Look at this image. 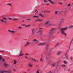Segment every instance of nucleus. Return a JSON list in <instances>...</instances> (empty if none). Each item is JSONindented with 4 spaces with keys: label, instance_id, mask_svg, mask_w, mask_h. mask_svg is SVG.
Segmentation results:
<instances>
[{
    "label": "nucleus",
    "instance_id": "f257e3e1",
    "mask_svg": "<svg viewBox=\"0 0 73 73\" xmlns=\"http://www.w3.org/2000/svg\"><path fill=\"white\" fill-rule=\"evenodd\" d=\"M67 29V27H65L64 28H62L61 29V34L62 35L64 36H66V34L65 33V31Z\"/></svg>",
    "mask_w": 73,
    "mask_h": 73
},
{
    "label": "nucleus",
    "instance_id": "f03ea898",
    "mask_svg": "<svg viewBox=\"0 0 73 73\" xmlns=\"http://www.w3.org/2000/svg\"><path fill=\"white\" fill-rule=\"evenodd\" d=\"M44 25L46 27H49L51 25V24L50 23V21L49 20H47L46 21Z\"/></svg>",
    "mask_w": 73,
    "mask_h": 73
},
{
    "label": "nucleus",
    "instance_id": "7ed1b4c3",
    "mask_svg": "<svg viewBox=\"0 0 73 73\" xmlns=\"http://www.w3.org/2000/svg\"><path fill=\"white\" fill-rule=\"evenodd\" d=\"M4 20H7L8 19L6 18L5 17L3 18V19H1L0 20L1 21L2 23H5V24H6L7 23V21Z\"/></svg>",
    "mask_w": 73,
    "mask_h": 73
},
{
    "label": "nucleus",
    "instance_id": "20e7f679",
    "mask_svg": "<svg viewBox=\"0 0 73 73\" xmlns=\"http://www.w3.org/2000/svg\"><path fill=\"white\" fill-rule=\"evenodd\" d=\"M12 72V71L11 70H8L5 71H3V70H2L0 72V73H4V72H7V73H11V72Z\"/></svg>",
    "mask_w": 73,
    "mask_h": 73
},
{
    "label": "nucleus",
    "instance_id": "39448f33",
    "mask_svg": "<svg viewBox=\"0 0 73 73\" xmlns=\"http://www.w3.org/2000/svg\"><path fill=\"white\" fill-rule=\"evenodd\" d=\"M8 32H10V33H11L14 34L15 33V31L13 30H8Z\"/></svg>",
    "mask_w": 73,
    "mask_h": 73
},
{
    "label": "nucleus",
    "instance_id": "423d86ee",
    "mask_svg": "<svg viewBox=\"0 0 73 73\" xmlns=\"http://www.w3.org/2000/svg\"><path fill=\"white\" fill-rule=\"evenodd\" d=\"M48 1H49L50 3L52 4H54V2L52 1L51 0H47Z\"/></svg>",
    "mask_w": 73,
    "mask_h": 73
},
{
    "label": "nucleus",
    "instance_id": "0eeeda50",
    "mask_svg": "<svg viewBox=\"0 0 73 73\" xmlns=\"http://www.w3.org/2000/svg\"><path fill=\"white\" fill-rule=\"evenodd\" d=\"M33 41L34 43H37V42H38V41L36 39L33 40Z\"/></svg>",
    "mask_w": 73,
    "mask_h": 73
},
{
    "label": "nucleus",
    "instance_id": "6e6552de",
    "mask_svg": "<svg viewBox=\"0 0 73 73\" xmlns=\"http://www.w3.org/2000/svg\"><path fill=\"white\" fill-rule=\"evenodd\" d=\"M36 31V29H33L32 30V35H33L34 34H33V33H35V31Z\"/></svg>",
    "mask_w": 73,
    "mask_h": 73
},
{
    "label": "nucleus",
    "instance_id": "1a4fd4ad",
    "mask_svg": "<svg viewBox=\"0 0 73 73\" xmlns=\"http://www.w3.org/2000/svg\"><path fill=\"white\" fill-rule=\"evenodd\" d=\"M46 44V43L45 42H42L39 43V45H45Z\"/></svg>",
    "mask_w": 73,
    "mask_h": 73
},
{
    "label": "nucleus",
    "instance_id": "9d476101",
    "mask_svg": "<svg viewBox=\"0 0 73 73\" xmlns=\"http://www.w3.org/2000/svg\"><path fill=\"white\" fill-rule=\"evenodd\" d=\"M4 65L5 67H8L9 66V65L7 64V63H5L4 64Z\"/></svg>",
    "mask_w": 73,
    "mask_h": 73
},
{
    "label": "nucleus",
    "instance_id": "9b49d317",
    "mask_svg": "<svg viewBox=\"0 0 73 73\" xmlns=\"http://www.w3.org/2000/svg\"><path fill=\"white\" fill-rule=\"evenodd\" d=\"M37 33H39L40 36H42V31H38L37 32Z\"/></svg>",
    "mask_w": 73,
    "mask_h": 73
},
{
    "label": "nucleus",
    "instance_id": "f8f14e48",
    "mask_svg": "<svg viewBox=\"0 0 73 73\" xmlns=\"http://www.w3.org/2000/svg\"><path fill=\"white\" fill-rule=\"evenodd\" d=\"M56 30V29L55 28H52L51 29V31L53 32H54Z\"/></svg>",
    "mask_w": 73,
    "mask_h": 73
},
{
    "label": "nucleus",
    "instance_id": "ddd939ff",
    "mask_svg": "<svg viewBox=\"0 0 73 73\" xmlns=\"http://www.w3.org/2000/svg\"><path fill=\"white\" fill-rule=\"evenodd\" d=\"M29 44H30L29 42H27L25 45V46H27V45H29Z\"/></svg>",
    "mask_w": 73,
    "mask_h": 73
},
{
    "label": "nucleus",
    "instance_id": "4468645a",
    "mask_svg": "<svg viewBox=\"0 0 73 73\" xmlns=\"http://www.w3.org/2000/svg\"><path fill=\"white\" fill-rule=\"evenodd\" d=\"M35 21L36 22H37V21H42V20H40V19H37V20H35Z\"/></svg>",
    "mask_w": 73,
    "mask_h": 73
},
{
    "label": "nucleus",
    "instance_id": "2eb2a0df",
    "mask_svg": "<svg viewBox=\"0 0 73 73\" xmlns=\"http://www.w3.org/2000/svg\"><path fill=\"white\" fill-rule=\"evenodd\" d=\"M0 60H2V61H4V59L2 58L1 56H0Z\"/></svg>",
    "mask_w": 73,
    "mask_h": 73
},
{
    "label": "nucleus",
    "instance_id": "dca6fc26",
    "mask_svg": "<svg viewBox=\"0 0 73 73\" xmlns=\"http://www.w3.org/2000/svg\"><path fill=\"white\" fill-rule=\"evenodd\" d=\"M30 59H31L32 60V61H36V58H31Z\"/></svg>",
    "mask_w": 73,
    "mask_h": 73
},
{
    "label": "nucleus",
    "instance_id": "f3484780",
    "mask_svg": "<svg viewBox=\"0 0 73 73\" xmlns=\"http://www.w3.org/2000/svg\"><path fill=\"white\" fill-rule=\"evenodd\" d=\"M53 33H54V32L52 31L51 30L49 34H50V35H52V34H53Z\"/></svg>",
    "mask_w": 73,
    "mask_h": 73
},
{
    "label": "nucleus",
    "instance_id": "a211bd4d",
    "mask_svg": "<svg viewBox=\"0 0 73 73\" xmlns=\"http://www.w3.org/2000/svg\"><path fill=\"white\" fill-rule=\"evenodd\" d=\"M39 16H41V17H44L43 14L41 13L39 14Z\"/></svg>",
    "mask_w": 73,
    "mask_h": 73
},
{
    "label": "nucleus",
    "instance_id": "6ab92c4d",
    "mask_svg": "<svg viewBox=\"0 0 73 73\" xmlns=\"http://www.w3.org/2000/svg\"><path fill=\"white\" fill-rule=\"evenodd\" d=\"M28 66L30 67V68H32V65L31 63H29L28 64Z\"/></svg>",
    "mask_w": 73,
    "mask_h": 73
},
{
    "label": "nucleus",
    "instance_id": "aec40b11",
    "mask_svg": "<svg viewBox=\"0 0 73 73\" xmlns=\"http://www.w3.org/2000/svg\"><path fill=\"white\" fill-rule=\"evenodd\" d=\"M43 59V57H42L41 58H40V62H43V60H42Z\"/></svg>",
    "mask_w": 73,
    "mask_h": 73
},
{
    "label": "nucleus",
    "instance_id": "412c9836",
    "mask_svg": "<svg viewBox=\"0 0 73 73\" xmlns=\"http://www.w3.org/2000/svg\"><path fill=\"white\" fill-rule=\"evenodd\" d=\"M56 65V63H53L52 64V66H54Z\"/></svg>",
    "mask_w": 73,
    "mask_h": 73
},
{
    "label": "nucleus",
    "instance_id": "4be33fe9",
    "mask_svg": "<svg viewBox=\"0 0 73 73\" xmlns=\"http://www.w3.org/2000/svg\"><path fill=\"white\" fill-rule=\"evenodd\" d=\"M58 11H56L54 12V13L55 15H57L58 14Z\"/></svg>",
    "mask_w": 73,
    "mask_h": 73
},
{
    "label": "nucleus",
    "instance_id": "5701e85b",
    "mask_svg": "<svg viewBox=\"0 0 73 73\" xmlns=\"http://www.w3.org/2000/svg\"><path fill=\"white\" fill-rule=\"evenodd\" d=\"M42 1H43L44 3H47V1H46V0H42Z\"/></svg>",
    "mask_w": 73,
    "mask_h": 73
},
{
    "label": "nucleus",
    "instance_id": "b1692460",
    "mask_svg": "<svg viewBox=\"0 0 73 73\" xmlns=\"http://www.w3.org/2000/svg\"><path fill=\"white\" fill-rule=\"evenodd\" d=\"M24 55V53H22L21 54H19V57H20V56H22Z\"/></svg>",
    "mask_w": 73,
    "mask_h": 73
},
{
    "label": "nucleus",
    "instance_id": "393cba45",
    "mask_svg": "<svg viewBox=\"0 0 73 73\" xmlns=\"http://www.w3.org/2000/svg\"><path fill=\"white\" fill-rule=\"evenodd\" d=\"M39 71H40V69H38L36 71V73H39Z\"/></svg>",
    "mask_w": 73,
    "mask_h": 73
},
{
    "label": "nucleus",
    "instance_id": "a878e982",
    "mask_svg": "<svg viewBox=\"0 0 73 73\" xmlns=\"http://www.w3.org/2000/svg\"><path fill=\"white\" fill-rule=\"evenodd\" d=\"M14 64H16V60H14Z\"/></svg>",
    "mask_w": 73,
    "mask_h": 73
},
{
    "label": "nucleus",
    "instance_id": "bb28decb",
    "mask_svg": "<svg viewBox=\"0 0 73 73\" xmlns=\"http://www.w3.org/2000/svg\"><path fill=\"white\" fill-rule=\"evenodd\" d=\"M33 17H35L36 18H38V17H39L37 16H33Z\"/></svg>",
    "mask_w": 73,
    "mask_h": 73
},
{
    "label": "nucleus",
    "instance_id": "cd10ccee",
    "mask_svg": "<svg viewBox=\"0 0 73 73\" xmlns=\"http://www.w3.org/2000/svg\"><path fill=\"white\" fill-rule=\"evenodd\" d=\"M7 5H9V6H10V7L11 6V3H9L7 4Z\"/></svg>",
    "mask_w": 73,
    "mask_h": 73
},
{
    "label": "nucleus",
    "instance_id": "c85d7f7f",
    "mask_svg": "<svg viewBox=\"0 0 73 73\" xmlns=\"http://www.w3.org/2000/svg\"><path fill=\"white\" fill-rule=\"evenodd\" d=\"M8 19H9V20H13V19H12V18H11V17H8Z\"/></svg>",
    "mask_w": 73,
    "mask_h": 73
},
{
    "label": "nucleus",
    "instance_id": "c756f323",
    "mask_svg": "<svg viewBox=\"0 0 73 73\" xmlns=\"http://www.w3.org/2000/svg\"><path fill=\"white\" fill-rule=\"evenodd\" d=\"M64 63L65 64H68V62H66L65 61L64 62Z\"/></svg>",
    "mask_w": 73,
    "mask_h": 73
},
{
    "label": "nucleus",
    "instance_id": "7c9ffc66",
    "mask_svg": "<svg viewBox=\"0 0 73 73\" xmlns=\"http://www.w3.org/2000/svg\"><path fill=\"white\" fill-rule=\"evenodd\" d=\"M18 20V19H16L15 18H14L13 19V20H14V21H16V20Z\"/></svg>",
    "mask_w": 73,
    "mask_h": 73
},
{
    "label": "nucleus",
    "instance_id": "2f4dec72",
    "mask_svg": "<svg viewBox=\"0 0 73 73\" xmlns=\"http://www.w3.org/2000/svg\"><path fill=\"white\" fill-rule=\"evenodd\" d=\"M60 54H61V52H59L57 53V55H60Z\"/></svg>",
    "mask_w": 73,
    "mask_h": 73
},
{
    "label": "nucleus",
    "instance_id": "473e14b6",
    "mask_svg": "<svg viewBox=\"0 0 73 73\" xmlns=\"http://www.w3.org/2000/svg\"><path fill=\"white\" fill-rule=\"evenodd\" d=\"M73 57H71L70 60H72V62H73Z\"/></svg>",
    "mask_w": 73,
    "mask_h": 73
},
{
    "label": "nucleus",
    "instance_id": "72a5a7b5",
    "mask_svg": "<svg viewBox=\"0 0 73 73\" xmlns=\"http://www.w3.org/2000/svg\"><path fill=\"white\" fill-rule=\"evenodd\" d=\"M46 12H48V13H49L50 12V11H44V13H45Z\"/></svg>",
    "mask_w": 73,
    "mask_h": 73
},
{
    "label": "nucleus",
    "instance_id": "f704fd0d",
    "mask_svg": "<svg viewBox=\"0 0 73 73\" xmlns=\"http://www.w3.org/2000/svg\"><path fill=\"white\" fill-rule=\"evenodd\" d=\"M48 47H49V45L47 44V45L46 46V49H47V48H48Z\"/></svg>",
    "mask_w": 73,
    "mask_h": 73
},
{
    "label": "nucleus",
    "instance_id": "c9c22d12",
    "mask_svg": "<svg viewBox=\"0 0 73 73\" xmlns=\"http://www.w3.org/2000/svg\"><path fill=\"white\" fill-rule=\"evenodd\" d=\"M27 20L29 21H31V19H27Z\"/></svg>",
    "mask_w": 73,
    "mask_h": 73
},
{
    "label": "nucleus",
    "instance_id": "e433bc0d",
    "mask_svg": "<svg viewBox=\"0 0 73 73\" xmlns=\"http://www.w3.org/2000/svg\"><path fill=\"white\" fill-rule=\"evenodd\" d=\"M25 27H30V25H29L28 26H27V25H25Z\"/></svg>",
    "mask_w": 73,
    "mask_h": 73
},
{
    "label": "nucleus",
    "instance_id": "4c0bfd02",
    "mask_svg": "<svg viewBox=\"0 0 73 73\" xmlns=\"http://www.w3.org/2000/svg\"><path fill=\"white\" fill-rule=\"evenodd\" d=\"M72 27H73V26H70L69 28H72Z\"/></svg>",
    "mask_w": 73,
    "mask_h": 73
},
{
    "label": "nucleus",
    "instance_id": "58836bf2",
    "mask_svg": "<svg viewBox=\"0 0 73 73\" xmlns=\"http://www.w3.org/2000/svg\"><path fill=\"white\" fill-rule=\"evenodd\" d=\"M65 65H62V67H65Z\"/></svg>",
    "mask_w": 73,
    "mask_h": 73
},
{
    "label": "nucleus",
    "instance_id": "ea45409f",
    "mask_svg": "<svg viewBox=\"0 0 73 73\" xmlns=\"http://www.w3.org/2000/svg\"><path fill=\"white\" fill-rule=\"evenodd\" d=\"M38 61H38V60H36L35 62H38Z\"/></svg>",
    "mask_w": 73,
    "mask_h": 73
},
{
    "label": "nucleus",
    "instance_id": "a19ab883",
    "mask_svg": "<svg viewBox=\"0 0 73 73\" xmlns=\"http://www.w3.org/2000/svg\"><path fill=\"white\" fill-rule=\"evenodd\" d=\"M46 5H49V4L48 3H46Z\"/></svg>",
    "mask_w": 73,
    "mask_h": 73
},
{
    "label": "nucleus",
    "instance_id": "79ce46f5",
    "mask_svg": "<svg viewBox=\"0 0 73 73\" xmlns=\"http://www.w3.org/2000/svg\"><path fill=\"white\" fill-rule=\"evenodd\" d=\"M59 4H60V5H62V3H59Z\"/></svg>",
    "mask_w": 73,
    "mask_h": 73
},
{
    "label": "nucleus",
    "instance_id": "37998d69",
    "mask_svg": "<svg viewBox=\"0 0 73 73\" xmlns=\"http://www.w3.org/2000/svg\"><path fill=\"white\" fill-rule=\"evenodd\" d=\"M21 53H22V51H20V52L19 53V54H21Z\"/></svg>",
    "mask_w": 73,
    "mask_h": 73
},
{
    "label": "nucleus",
    "instance_id": "c03bdc74",
    "mask_svg": "<svg viewBox=\"0 0 73 73\" xmlns=\"http://www.w3.org/2000/svg\"><path fill=\"white\" fill-rule=\"evenodd\" d=\"M70 4H69L68 5V7H70Z\"/></svg>",
    "mask_w": 73,
    "mask_h": 73
},
{
    "label": "nucleus",
    "instance_id": "a18cd8bd",
    "mask_svg": "<svg viewBox=\"0 0 73 73\" xmlns=\"http://www.w3.org/2000/svg\"><path fill=\"white\" fill-rule=\"evenodd\" d=\"M39 29H42V28H39Z\"/></svg>",
    "mask_w": 73,
    "mask_h": 73
},
{
    "label": "nucleus",
    "instance_id": "49530a36",
    "mask_svg": "<svg viewBox=\"0 0 73 73\" xmlns=\"http://www.w3.org/2000/svg\"><path fill=\"white\" fill-rule=\"evenodd\" d=\"M35 12L36 13H37V10H35Z\"/></svg>",
    "mask_w": 73,
    "mask_h": 73
},
{
    "label": "nucleus",
    "instance_id": "de8ad7c7",
    "mask_svg": "<svg viewBox=\"0 0 73 73\" xmlns=\"http://www.w3.org/2000/svg\"><path fill=\"white\" fill-rule=\"evenodd\" d=\"M13 70H14V72H16V70L15 69H13Z\"/></svg>",
    "mask_w": 73,
    "mask_h": 73
},
{
    "label": "nucleus",
    "instance_id": "09e8293b",
    "mask_svg": "<svg viewBox=\"0 0 73 73\" xmlns=\"http://www.w3.org/2000/svg\"><path fill=\"white\" fill-rule=\"evenodd\" d=\"M19 29H21V27H19Z\"/></svg>",
    "mask_w": 73,
    "mask_h": 73
},
{
    "label": "nucleus",
    "instance_id": "8fccbe9b",
    "mask_svg": "<svg viewBox=\"0 0 73 73\" xmlns=\"http://www.w3.org/2000/svg\"><path fill=\"white\" fill-rule=\"evenodd\" d=\"M25 57L26 58V59H27V58H28V57H27V56H25Z\"/></svg>",
    "mask_w": 73,
    "mask_h": 73
},
{
    "label": "nucleus",
    "instance_id": "3c124183",
    "mask_svg": "<svg viewBox=\"0 0 73 73\" xmlns=\"http://www.w3.org/2000/svg\"><path fill=\"white\" fill-rule=\"evenodd\" d=\"M47 73H52V72H47Z\"/></svg>",
    "mask_w": 73,
    "mask_h": 73
},
{
    "label": "nucleus",
    "instance_id": "603ef678",
    "mask_svg": "<svg viewBox=\"0 0 73 73\" xmlns=\"http://www.w3.org/2000/svg\"><path fill=\"white\" fill-rule=\"evenodd\" d=\"M22 26H24V25H22Z\"/></svg>",
    "mask_w": 73,
    "mask_h": 73
},
{
    "label": "nucleus",
    "instance_id": "864d4df0",
    "mask_svg": "<svg viewBox=\"0 0 73 73\" xmlns=\"http://www.w3.org/2000/svg\"><path fill=\"white\" fill-rule=\"evenodd\" d=\"M25 54L26 55H28L29 54Z\"/></svg>",
    "mask_w": 73,
    "mask_h": 73
},
{
    "label": "nucleus",
    "instance_id": "5fc2aeb1",
    "mask_svg": "<svg viewBox=\"0 0 73 73\" xmlns=\"http://www.w3.org/2000/svg\"><path fill=\"white\" fill-rule=\"evenodd\" d=\"M58 44H59V43H58L57 44H56V45H58Z\"/></svg>",
    "mask_w": 73,
    "mask_h": 73
},
{
    "label": "nucleus",
    "instance_id": "6e6d98bb",
    "mask_svg": "<svg viewBox=\"0 0 73 73\" xmlns=\"http://www.w3.org/2000/svg\"><path fill=\"white\" fill-rule=\"evenodd\" d=\"M66 58H68V57L66 56Z\"/></svg>",
    "mask_w": 73,
    "mask_h": 73
},
{
    "label": "nucleus",
    "instance_id": "4d7b16f0",
    "mask_svg": "<svg viewBox=\"0 0 73 73\" xmlns=\"http://www.w3.org/2000/svg\"><path fill=\"white\" fill-rule=\"evenodd\" d=\"M23 22H24V20H23Z\"/></svg>",
    "mask_w": 73,
    "mask_h": 73
},
{
    "label": "nucleus",
    "instance_id": "13d9d810",
    "mask_svg": "<svg viewBox=\"0 0 73 73\" xmlns=\"http://www.w3.org/2000/svg\"><path fill=\"white\" fill-rule=\"evenodd\" d=\"M1 52H4L3 51H1Z\"/></svg>",
    "mask_w": 73,
    "mask_h": 73
},
{
    "label": "nucleus",
    "instance_id": "bf43d9fd",
    "mask_svg": "<svg viewBox=\"0 0 73 73\" xmlns=\"http://www.w3.org/2000/svg\"><path fill=\"white\" fill-rule=\"evenodd\" d=\"M65 0V1H68V0Z\"/></svg>",
    "mask_w": 73,
    "mask_h": 73
},
{
    "label": "nucleus",
    "instance_id": "052dcab7",
    "mask_svg": "<svg viewBox=\"0 0 73 73\" xmlns=\"http://www.w3.org/2000/svg\"><path fill=\"white\" fill-rule=\"evenodd\" d=\"M62 22V23H64V21H63Z\"/></svg>",
    "mask_w": 73,
    "mask_h": 73
},
{
    "label": "nucleus",
    "instance_id": "680f3d73",
    "mask_svg": "<svg viewBox=\"0 0 73 73\" xmlns=\"http://www.w3.org/2000/svg\"><path fill=\"white\" fill-rule=\"evenodd\" d=\"M71 43H72V42H70V44H71Z\"/></svg>",
    "mask_w": 73,
    "mask_h": 73
},
{
    "label": "nucleus",
    "instance_id": "e2e57ef3",
    "mask_svg": "<svg viewBox=\"0 0 73 73\" xmlns=\"http://www.w3.org/2000/svg\"><path fill=\"white\" fill-rule=\"evenodd\" d=\"M72 0V1H73V0Z\"/></svg>",
    "mask_w": 73,
    "mask_h": 73
},
{
    "label": "nucleus",
    "instance_id": "0e129e2a",
    "mask_svg": "<svg viewBox=\"0 0 73 73\" xmlns=\"http://www.w3.org/2000/svg\"><path fill=\"white\" fill-rule=\"evenodd\" d=\"M24 73H26V72H25Z\"/></svg>",
    "mask_w": 73,
    "mask_h": 73
}]
</instances>
